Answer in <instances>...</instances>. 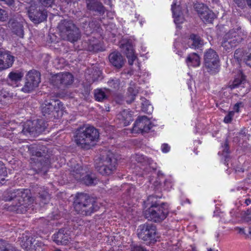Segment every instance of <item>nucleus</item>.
<instances>
[{
	"mask_svg": "<svg viewBox=\"0 0 251 251\" xmlns=\"http://www.w3.org/2000/svg\"><path fill=\"white\" fill-rule=\"evenodd\" d=\"M4 200L10 203L8 209L18 213L25 212L28 206L33 201L28 189H16L7 192L4 196Z\"/></svg>",
	"mask_w": 251,
	"mask_h": 251,
	"instance_id": "nucleus-1",
	"label": "nucleus"
},
{
	"mask_svg": "<svg viewBox=\"0 0 251 251\" xmlns=\"http://www.w3.org/2000/svg\"><path fill=\"white\" fill-rule=\"evenodd\" d=\"M99 132L92 126H82L77 128L74 136V141L81 148L88 150L98 141Z\"/></svg>",
	"mask_w": 251,
	"mask_h": 251,
	"instance_id": "nucleus-2",
	"label": "nucleus"
},
{
	"mask_svg": "<svg viewBox=\"0 0 251 251\" xmlns=\"http://www.w3.org/2000/svg\"><path fill=\"white\" fill-rule=\"evenodd\" d=\"M154 197L150 196L147 201L149 208L145 211V216L148 220L160 222L164 220L169 213V206L167 203H159L153 201Z\"/></svg>",
	"mask_w": 251,
	"mask_h": 251,
	"instance_id": "nucleus-3",
	"label": "nucleus"
},
{
	"mask_svg": "<svg viewBox=\"0 0 251 251\" xmlns=\"http://www.w3.org/2000/svg\"><path fill=\"white\" fill-rule=\"evenodd\" d=\"M75 211L82 215L87 216L98 210L99 206L97 202L86 194H78L74 201Z\"/></svg>",
	"mask_w": 251,
	"mask_h": 251,
	"instance_id": "nucleus-4",
	"label": "nucleus"
},
{
	"mask_svg": "<svg viewBox=\"0 0 251 251\" xmlns=\"http://www.w3.org/2000/svg\"><path fill=\"white\" fill-rule=\"evenodd\" d=\"M57 27L60 36L64 39L72 43L77 41L80 38L79 28L71 20H61Z\"/></svg>",
	"mask_w": 251,
	"mask_h": 251,
	"instance_id": "nucleus-5",
	"label": "nucleus"
},
{
	"mask_svg": "<svg viewBox=\"0 0 251 251\" xmlns=\"http://www.w3.org/2000/svg\"><path fill=\"white\" fill-rule=\"evenodd\" d=\"M243 33L241 28L230 30L224 36L222 46L224 50L228 52L237 46L243 39Z\"/></svg>",
	"mask_w": 251,
	"mask_h": 251,
	"instance_id": "nucleus-6",
	"label": "nucleus"
},
{
	"mask_svg": "<svg viewBox=\"0 0 251 251\" xmlns=\"http://www.w3.org/2000/svg\"><path fill=\"white\" fill-rule=\"evenodd\" d=\"M41 108L43 115L48 118H59L63 115V104L59 100H45Z\"/></svg>",
	"mask_w": 251,
	"mask_h": 251,
	"instance_id": "nucleus-7",
	"label": "nucleus"
},
{
	"mask_svg": "<svg viewBox=\"0 0 251 251\" xmlns=\"http://www.w3.org/2000/svg\"><path fill=\"white\" fill-rule=\"evenodd\" d=\"M117 160L112 154H108L96 164L97 170L102 175L109 176L116 170Z\"/></svg>",
	"mask_w": 251,
	"mask_h": 251,
	"instance_id": "nucleus-8",
	"label": "nucleus"
},
{
	"mask_svg": "<svg viewBox=\"0 0 251 251\" xmlns=\"http://www.w3.org/2000/svg\"><path fill=\"white\" fill-rule=\"evenodd\" d=\"M204 70L211 74L218 73L220 70L219 58L216 52L212 50H207L204 55Z\"/></svg>",
	"mask_w": 251,
	"mask_h": 251,
	"instance_id": "nucleus-9",
	"label": "nucleus"
},
{
	"mask_svg": "<svg viewBox=\"0 0 251 251\" xmlns=\"http://www.w3.org/2000/svg\"><path fill=\"white\" fill-rule=\"evenodd\" d=\"M40 81V73L35 70H30L26 75L25 82L22 91L30 93L38 86Z\"/></svg>",
	"mask_w": 251,
	"mask_h": 251,
	"instance_id": "nucleus-10",
	"label": "nucleus"
},
{
	"mask_svg": "<svg viewBox=\"0 0 251 251\" xmlns=\"http://www.w3.org/2000/svg\"><path fill=\"white\" fill-rule=\"evenodd\" d=\"M156 227L154 225L145 224L140 225L138 229V237L144 241H152L155 239Z\"/></svg>",
	"mask_w": 251,
	"mask_h": 251,
	"instance_id": "nucleus-11",
	"label": "nucleus"
},
{
	"mask_svg": "<svg viewBox=\"0 0 251 251\" xmlns=\"http://www.w3.org/2000/svg\"><path fill=\"white\" fill-rule=\"evenodd\" d=\"M21 246L26 251H43L45 249V244L41 241L27 235L23 237Z\"/></svg>",
	"mask_w": 251,
	"mask_h": 251,
	"instance_id": "nucleus-12",
	"label": "nucleus"
},
{
	"mask_svg": "<svg viewBox=\"0 0 251 251\" xmlns=\"http://www.w3.org/2000/svg\"><path fill=\"white\" fill-rule=\"evenodd\" d=\"M25 24L24 19L18 16L10 19L8 22L9 27L13 34L21 38L24 37V27Z\"/></svg>",
	"mask_w": 251,
	"mask_h": 251,
	"instance_id": "nucleus-13",
	"label": "nucleus"
},
{
	"mask_svg": "<svg viewBox=\"0 0 251 251\" xmlns=\"http://www.w3.org/2000/svg\"><path fill=\"white\" fill-rule=\"evenodd\" d=\"M30 20L35 24H39L47 19V12L42 8L31 5L28 10Z\"/></svg>",
	"mask_w": 251,
	"mask_h": 251,
	"instance_id": "nucleus-14",
	"label": "nucleus"
},
{
	"mask_svg": "<svg viewBox=\"0 0 251 251\" xmlns=\"http://www.w3.org/2000/svg\"><path fill=\"white\" fill-rule=\"evenodd\" d=\"M151 122L147 116L139 117L134 124L132 132H148L151 128Z\"/></svg>",
	"mask_w": 251,
	"mask_h": 251,
	"instance_id": "nucleus-15",
	"label": "nucleus"
},
{
	"mask_svg": "<svg viewBox=\"0 0 251 251\" xmlns=\"http://www.w3.org/2000/svg\"><path fill=\"white\" fill-rule=\"evenodd\" d=\"M73 81L74 77L70 73L58 74L54 77L55 85L59 88L70 85Z\"/></svg>",
	"mask_w": 251,
	"mask_h": 251,
	"instance_id": "nucleus-16",
	"label": "nucleus"
},
{
	"mask_svg": "<svg viewBox=\"0 0 251 251\" xmlns=\"http://www.w3.org/2000/svg\"><path fill=\"white\" fill-rule=\"evenodd\" d=\"M15 61V57L9 51L0 50V71L12 67Z\"/></svg>",
	"mask_w": 251,
	"mask_h": 251,
	"instance_id": "nucleus-17",
	"label": "nucleus"
},
{
	"mask_svg": "<svg viewBox=\"0 0 251 251\" xmlns=\"http://www.w3.org/2000/svg\"><path fill=\"white\" fill-rule=\"evenodd\" d=\"M124 52L126 54L128 59V62L130 65H132L133 62L136 59L137 57L134 54L133 46L129 41H124L120 45Z\"/></svg>",
	"mask_w": 251,
	"mask_h": 251,
	"instance_id": "nucleus-18",
	"label": "nucleus"
},
{
	"mask_svg": "<svg viewBox=\"0 0 251 251\" xmlns=\"http://www.w3.org/2000/svg\"><path fill=\"white\" fill-rule=\"evenodd\" d=\"M53 241L57 245L67 244L71 239L69 232L65 229H60L52 236Z\"/></svg>",
	"mask_w": 251,
	"mask_h": 251,
	"instance_id": "nucleus-19",
	"label": "nucleus"
},
{
	"mask_svg": "<svg viewBox=\"0 0 251 251\" xmlns=\"http://www.w3.org/2000/svg\"><path fill=\"white\" fill-rule=\"evenodd\" d=\"M86 3L87 8L90 11L100 15L104 13L105 8L102 3L98 0H86Z\"/></svg>",
	"mask_w": 251,
	"mask_h": 251,
	"instance_id": "nucleus-20",
	"label": "nucleus"
},
{
	"mask_svg": "<svg viewBox=\"0 0 251 251\" xmlns=\"http://www.w3.org/2000/svg\"><path fill=\"white\" fill-rule=\"evenodd\" d=\"M28 150L33 156L40 158L37 159V161L39 162L43 166H47L50 163L49 158L44 156V151H41V149H39L36 146H31L28 148Z\"/></svg>",
	"mask_w": 251,
	"mask_h": 251,
	"instance_id": "nucleus-21",
	"label": "nucleus"
},
{
	"mask_svg": "<svg viewBox=\"0 0 251 251\" xmlns=\"http://www.w3.org/2000/svg\"><path fill=\"white\" fill-rule=\"evenodd\" d=\"M110 63L117 69H120L124 66L125 59L123 55L118 51H114L109 55Z\"/></svg>",
	"mask_w": 251,
	"mask_h": 251,
	"instance_id": "nucleus-22",
	"label": "nucleus"
},
{
	"mask_svg": "<svg viewBox=\"0 0 251 251\" xmlns=\"http://www.w3.org/2000/svg\"><path fill=\"white\" fill-rule=\"evenodd\" d=\"M102 73L98 67L94 66L91 69H89L87 70L86 74L87 79L89 80V82H94L97 81L101 75Z\"/></svg>",
	"mask_w": 251,
	"mask_h": 251,
	"instance_id": "nucleus-23",
	"label": "nucleus"
},
{
	"mask_svg": "<svg viewBox=\"0 0 251 251\" xmlns=\"http://www.w3.org/2000/svg\"><path fill=\"white\" fill-rule=\"evenodd\" d=\"M203 43V41L201 37L199 35L194 34L190 35L187 43L189 47L194 49L201 48Z\"/></svg>",
	"mask_w": 251,
	"mask_h": 251,
	"instance_id": "nucleus-24",
	"label": "nucleus"
},
{
	"mask_svg": "<svg viewBox=\"0 0 251 251\" xmlns=\"http://www.w3.org/2000/svg\"><path fill=\"white\" fill-rule=\"evenodd\" d=\"M84 44H87L86 49L90 51H98L102 50V47L100 41L95 37H91L88 40V42H85Z\"/></svg>",
	"mask_w": 251,
	"mask_h": 251,
	"instance_id": "nucleus-25",
	"label": "nucleus"
},
{
	"mask_svg": "<svg viewBox=\"0 0 251 251\" xmlns=\"http://www.w3.org/2000/svg\"><path fill=\"white\" fill-rule=\"evenodd\" d=\"M246 83V76L241 72L238 76L235 78L232 84L229 85V87L231 89L238 87H244V85Z\"/></svg>",
	"mask_w": 251,
	"mask_h": 251,
	"instance_id": "nucleus-26",
	"label": "nucleus"
},
{
	"mask_svg": "<svg viewBox=\"0 0 251 251\" xmlns=\"http://www.w3.org/2000/svg\"><path fill=\"white\" fill-rule=\"evenodd\" d=\"M37 122H35V120L33 121H28L24 125L22 132L27 135L28 133L30 134H36V124Z\"/></svg>",
	"mask_w": 251,
	"mask_h": 251,
	"instance_id": "nucleus-27",
	"label": "nucleus"
},
{
	"mask_svg": "<svg viewBox=\"0 0 251 251\" xmlns=\"http://www.w3.org/2000/svg\"><path fill=\"white\" fill-rule=\"evenodd\" d=\"M109 94V89H97L95 90L94 96L96 100L102 101L107 99Z\"/></svg>",
	"mask_w": 251,
	"mask_h": 251,
	"instance_id": "nucleus-28",
	"label": "nucleus"
},
{
	"mask_svg": "<svg viewBox=\"0 0 251 251\" xmlns=\"http://www.w3.org/2000/svg\"><path fill=\"white\" fill-rule=\"evenodd\" d=\"M119 116V118L124 121V124L125 126L128 125L133 120L132 114L131 113L130 111L127 109L123 110Z\"/></svg>",
	"mask_w": 251,
	"mask_h": 251,
	"instance_id": "nucleus-29",
	"label": "nucleus"
},
{
	"mask_svg": "<svg viewBox=\"0 0 251 251\" xmlns=\"http://www.w3.org/2000/svg\"><path fill=\"white\" fill-rule=\"evenodd\" d=\"M186 61L188 66L198 67L200 65V57L199 55L195 53L189 54Z\"/></svg>",
	"mask_w": 251,
	"mask_h": 251,
	"instance_id": "nucleus-30",
	"label": "nucleus"
},
{
	"mask_svg": "<svg viewBox=\"0 0 251 251\" xmlns=\"http://www.w3.org/2000/svg\"><path fill=\"white\" fill-rule=\"evenodd\" d=\"M71 170V172L72 175L74 176L76 180H79L81 178L82 175L83 174V170L80 165L77 164L74 166L70 165Z\"/></svg>",
	"mask_w": 251,
	"mask_h": 251,
	"instance_id": "nucleus-31",
	"label": "nucleus"
},
{
	"mask_svg": "<svg viewBox=\"0 0 251 251\" xmlns=\"http://www.w3.org/2000/svg\"><path fill=\"white\" fill-rule=\"evenodd\" d=\"M24 74L22 71H16L10 72L8 75L9 80L12 82H17L22 80Z\"/></svg>",
	"mask_w": 251,
	"mask_h": 251,
	"instance_id": "nucleus-32",
	"label": "nucleus"
},
{
	"mask_svg": "<svg viewBox=\"0 0 251 251\" xmlns=\"http://www.w3.org/2000/svg\"><path fill=\"white\" fill-rule=\"evenodd\" d=\"M82 27L86 29V32H91L93 30H95L96 28L99 27V24L96 23V22L93 21L91 22H88L86 20H82Z\"/></svg>",
	"mask_w": 251,
	"mask_h": 251,
	"instance_id": "nucleus-33",
	"label": "nucleus"
},
{
	"mask_svg": "<svg viewBox=\"0 0 251 251\" xmlns=\"http://www.w3.org/2000/svg\"><path fill=\"white\" fill-rule=\"evenodd\" d=\"M200 17L203 22L211 23L215 18V15L208 8L207 10L204 12Z\"/></svg>",
	"mask_w": 251,
	"mask_h": 251,
	"instance_id": "nucleus-34",
	"label": "nucleus"
},
{
	"mask_svg": "<svg viewBox=\"0 0 251 251\" xmlns=\"http://www.w3.org/2000/svg\"><path fill=\"white\" fill-rule=\"evenodd\" d=\"M128 92L130 94L129 96L130 100H127V102L128 103H131L135 100V96L138 93V88L135 86L134 83L132 84L131 82L130 87L128 88Z\"/></svg>",
	"mask_w": 251,
	"mask_h": 251,
	"instance_id": "nucleus-35",
	"label": "nucleus"
},
{
	"mask_svg": "<svg viewBox=\"0 0 251 251\" xmlns=\"http://www.w3.org/2000/svg\"><path fill=\"white\" fill-rule=\"evenodd\" d=\"M0 251H17L8 241L0 239Z\"/></svg>",
	"mask_w": 251,
	"mask_h": 251,
	"instance_id": "nucleus-36",
	"label": "nucleus"
},
{
	"mask_svg": "<svg viewBox=\"0 0 251 251\" xmlns=\"http://www.w3.org/2000/svg\"><path fill=\"white\" fill-rule=\"evenodd\" d=\"M249 137L250 136L248 134L247 130L246 128H243L238 132L237 137L234 138V141L241 142L242 140L243 142H244L249 140Z\"/></svg>",
	"mask_w": 251,
	"mask_h": 251,
	"instance_id": "nucleus-37",
	"label": "nucleus"
},
{
	"mask_svg": "<svg viewBox=\"0 0 251 251\" xmlns=\"http://www.w3.org/2000/svg\"><path fill=\"white\" fill-rule=\"evenodd\" d=\"M99 180L94 175H88L83 178L84 183L87 185H95Z\"/></svg>",
	"mask_w": 251,
	"mask_h": 251,
	"instance_id": "nucleus-38",
	"label": "nucleus"
},
{
	"mask_svg": "<svg viewBox=\"0 0 251 251\" xmlns=\"http://www.w3.org/2000/svg\"><path fill=\"white\" fill-rule=\"evenodd\" d=\"M35 122H37V123L36 124L35 126L36 134H40L44 131L47 127L46 123L45 121L42 119H38L36 120Z\"/></svg>",
	"mask_w": 251,
	"mask_h": 251,
	"instance_id": "nucleus-39",
	"label": "nucleus"
},
{
	"mask_svg": "<svg viewBox=\"0 0 251 251\" xmlns=\"http://www.w3.org/2000/svg\"><path fill=\"white\" fill-rule=\"evenodd\" d=\"M7 173L4 164L0 161V186L5 183L6 180L4 177L7 176Z\"/></svg>",
	"mask_w": 251,
	"mask_h": 251,
	"instance_id": "nucleus-40",
	"label": "nucleus"
},
{
	"mask_svg": "<svg viewBox=\"0 0 251 251\" xmlns=\"http://www.w3.org/2000/svg\"><path fill=\"white\" fill-rule=\"evenodd\" d=\"M142 111L148 114H151L153 111V107L150 104L149 101L145 98L142 99Z\"/></svg>",
	"mask_w": 251,
	"mask_h": 251,
	"instance_id": "nucleus-41",
	"label": "nucleus"
},
{
	"mask_svg": "<svg viewBox=\"0 0 251 251\" xmlns=\"http://www.w3.org/2000/svg\"><path fill=\"white\" fill-rule=\"evenodd\" d=\"M108 86L111 88L112 90H116L119 88L120 81L117 78H113L110 79L107 82Z\"/></svg>",
	"mask_w": 251,
	"mask_h": 251,
	"instance_id": "nucleus-42",
	"label": "nucleus"
},
{
	"mask_svg": "<svg viewBox=\"0 0 251 251\" xmlns=\"http://www.w3.org/2000/svg\"><path fill=\"white\" fill-rule=\"evenodd\" d=\"M42 191H40L39 192V197L40 198L42 202L46 204L48 203L50 199V196L49 194V193L45 190V188H42Z\"/></svg>",
	"mask_w": 251,
	"mask_h": 251,
	"instance_id": "nucleus-43",
	"label": "nucleus"
},
{
	"mask_svg": "<svg viewBox=\"0 0 251 251\" xmlns=\"http://www.w3.org/2000/svg\"><path fill=\"white\" fill-rule=\"evenodd\" d=\"M172 11L173 12V17L174 18V22L176 24H178L182 23V20L180 19L179 12H177L176 9V4L174 3L172 5Z\"/></svg>",
	"mask_w": 251,
	"mask_h": 251,
	"instance_id": "nucleus-44",
	"label": "nucleus"
},
{
	"mask_svg": "<svg viewBox=\"0 0 251 251\" xmlns=\"http://www.w3.org/2000/svg\"><path fill=\"white\" fill-rule=\"evenodd\" d=\"M194 8L197 12L199 16H201L204 12L207 10L208 8L206 5L202 3H196L194 4Z\"/></svg>",
	"mask_w": 251,
	"mask_h": 251,
	"instance_id": "nucleus-45",
	"label": "nucleus"
},
{
	"mask_svg": "<svg viewBox=\"0 0 251 251\" xmlns=\"http://www.w3.org/2000/svg\"><path fill=\"white\" fill-rule=\"evenodd\" d=\"M244 60L247 65L251 67V47L244 50Z\"/></svg>",
	"mask_w": 251,
	"mask_h": 251,
	"instance_id": "nucleus-46",
	"label": "nucleus"
},
{
	"mask_svg": "<svg viewBox=\"0 0 251 251\" xmlns=\"http://www.w3.org/2000/svg\"><path fill=\"white\" fill-rule=\"evenodd\" d=\"M234 57L238 61H241L242 57H244V50L241 49H237L234 52Z\"/></svg>",
	"mask_w": 251,
	"mask_h": 251,
	"instance_id": "nucleus-47",
	"label": "nucleus"
},
{
	"mask_svg": "<svg viewBox=\"0 0 251 251\" xmlns=\"http://www.w3.org/2000/svg\"><path fill=\"white\" fill-rule=\"evenodd\" d=\"M234 115V111H232L228 112V113L225 116L224 121L225 123H230Z\"/></svg>",
	"mask_w": 251,
	"mask_h": 251,
	"instance_id": "nucleus-48",
	"label": "nucleus"
},
{
	"mask_svg": "<svg viewBox=\"0 0 251 251\" xmlns=\"http://www.w3.org/2000/svg\"><path fill=\"white\" fill-rule=\"evenodd\" d=\"M41 4L45 7H51L54 3V0H39Z\"/></svg>",
	"mask_w": 251,
	"mask_h": 251,
	"instance_id": "nucleus-49",
	"label": "nucleus"
},
{
	"mask_svg": "<svg viewBox=\"0 0 251 251\" xmlns=\"http://www.w3.org/2000/svg\"><path fill=\"white\" fill-rule=\"evenodd\" d=\"M223 148V153L222 155L225 157V158H227V155L229 153V147L226 141L224 143V145L222 146Z\"/></svg>",
	"mask_w": 251,
	"mask_h": 251,
	"instance_id": "nucleus-50",
	"label": "nucleus"
},
{
	"mask_svg": "<svg viewBox=\"0 0 251 251\" xmlns=\"http://www.w3.org/2000/svg\"><path fill=\"white\" fill-rule=\"evenodd\" d=\"M7 17V13L4 10L0 8V21H6Z\"/></svg>",
	"mask_w": 251,
	"mask_h": 251,
	"instance_id": "nucleus-51",
	"label": "nucleus"
},
{
	"mask_svg": "<svg viewBox=\"0 0 251 251\" xmlns=\"http://www.w3.org/2000/svg\"><path fill=\"white\" fill-rule=\"evenodd\" d=\"M133 158L137 162L140 163H142L145 160L144 156L140 154H136Z\"/></svg>",
	"mask_w": 251,
	"mask_h": 251,
	"instance_id": "nucleus-52",
	"label": "nucleus"
},
{
	"mask_svg": "<svg viewBox=\"0 0 251 251\" xmlns=\"http://www.w3.org/2000/svg\"><path fill=\"white\" fill-rule=\"evenodd\" d=\"M9 96V93L2 89L0 91V101H2L3 98H6Z\"/></svg>",
	"mask_w": 251,
	"mask_h": 251,
	"instance_id": "nucleus-53",
	"label": "nucleus"
},
{
	"mask_svg": "<svg viewBox=\"0 0 251 251\" xmlns=\"http://www.w3.org/2000/svg\"><path fill=\"white\" fill-rule=\"evenodd\" d=\"M170 150V147L168 144H163L161 146V151L163 153H167Z\"/></svg>",
	"mask_w": 251,
	"mask_h": 251,
	"instance_id": "nucleus-54",
	"label": "nucleus"
},
{
	"mask_svg": "<svg viewBox=\"0 0 251 251\" xmlns=\"http://www.w3.org/2000/svg\"><path fill=\"white\" fill-rule=\"evenodd\" d=\"M243 103L242 102L236 103L234 106L233 109L235 112H239V108L243 107Z\"/></svg>",
	"mask_w": 251,
	"mask_h": 251,
	"instance_id": "nucleus-55",
	"label": "nucleus"
},
{
	"mask_svg": "<svg viewBox=\"0 0 251 251\" xmlns=\"http://www.w3.org/2000/svg\"><path fill=\"white\" fill-rule=\"evenodd\" d=\"M245 220L247 222L251 223V209L248 210L246 212V215L245 216Z\"/></svg>",
	"mask_w": 251,
	"mask_h": 251,
	"instance_id": "nucleus-56",
	"label": "nucleus"
},
{
	"mask_svg": "<svg viewBox=\"0 0 251 251\" xmlns=\"http://www.w3.org/2000/svg\"><path fill=\"white\" fill-rule=\"evenodd\" d=\"M126 190L127 191L128 195L129 196H131L134 194V192L135 191V188L133 186H128Z\"/></svg>",
	"mask_w": 251,
	"mask_h": 251,
	"instance_id": "nucleus-57",
	"label": "nucleus"
},
{
	"mask_svg": "<svg viewBox=\"0 0 251 251\" xmlns=\"http://www.w3.org/2000/svg\"><path fill=\"white\" fill-rule=\"evenodd\" d=\"M132 251H147L146 249L144 248L143 247L140 246H136L134 247L132 249Z\"/></svg>",
	"mask_w": 251,
	"mask_h": 251,
	"instance_id": "nucleus-58",
	"label": "nucleus"
},
{
	"mask_svg": "<svg viewBox=\"0 0 251 251\" xmlns=\"http://www.w3.org/2000/svg\"><path fill=\"white\" fill-rule=\"evenodd\" d=\"M235 230L238 233L241 234H246L245 230L244 228L240 227H236L235 228Z\"/></svg>",
	"mask_w": 251,
	"mask_h": 251,
	"instance_id": "nucleus-59",
	"label": "nucleus"
},
{
	"mask_svg": "<svg viewBox=\"0 0 251 251\" xmlns=\"http://www.w3.org/2000/svg\"><path fill=\"white\" fill-rule=\"evenodd\" d=\"M244 203L246 205H249L251 203V199L250 198L245 199L244 200Z\"/></svg>",
	"mask_w": 251,
	"mask_h": 251,
	"instance_id": "nucleus-60",
	"label": "nucleus"
},
{
	"mask_svg": "<svg viewBox=\"0 0 251 251\" xmlns=\"http://www.w3.org/2000/svg\"><path fill=\"white\" fill-rule=\"evenodd\" d=\"M243 0H242V1H243ZM247 2V3L248 5V6L251 8V0H245ZM242 5L241 7H242L244 5V3H243V2H242Z\"/></svg>",
	"mask_w": 251,
	"mask_h": 251,
	"instance_id": "nucleus-61",
	"label": "nucleus"
},
{
	"mask_svg": "<svg viewBox=\"0 0 251 251\" xmlns=\"http://www.w3.org/2000/svg\"><path fill=\"white\" fill-rule=\"evenodd\" d=\"M238 6H241L242 5V0H233Z\"/></svg>",
	"mask_w": 251,
	"mask_h": 251,
	"instance_id": "nucleus-62",
	"label": "nucleus"
},
{
	"mask_svg": "<svg viewBox=\"0 0 251 251\" xmlns=\"http://www.w3.org/2000/svg\"><path fill=\"white\" fill-rule=\"evenodd\" d=\"M248 232L249 233V237L251 239V227L248 228Z\"/></svg>",
	"mask_w": 251,
	"mask_h": 251,
	"instance_id": "nucleus-63",
	"label": "nucleus"
},
{
	"mask_svg": "<svg viewBox=\"0 0 251 251\" xmlns=\"http://www.w3.org/2000/svg\"><path fill=\"white\" fill-rule=\"evenodd\" d=\"M77 1V0H65V1L67 3H69V2H75L76 1Z\"/></svg>",
	"mask_w": 251,
	"mask_h": 251,
	"instance_id": "nucleus-64",
	"label": "nucleus"
}]
</instances>
